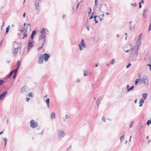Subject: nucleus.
Instances as JSON below:
<instances>
[{
    "label": "nucleus",
    "instance_id": "nucleus-1",
    "mask_svg": "<svg viewBox=\"0 0 151 151\" xmlns=\"http://www.w3.org/2000/svg\"><path fill=\"white\" fill-rule=\"evenodd\" d=\"M57 134L58 139H60L65 136V133L63 130H58Z\"/></svg>",
    "mask_w": 151,
    "mask_h": 151
},
{
    "label": "nucleus",
    "instance_id": "nucleus-2",
    "mask_svg": "<svg viewBox=\"0 0 151 151\" xmlns=\"http://www.w3.org/2000/svg\"><path fill=\"white\" fill-rule=\"evenodd\" d=\"M78 46L79 50L81 51L83 50L84 48L85 47L86 44L83 39H82L80 44L78 45Z\"/></svg>",
    "mask_w": 151,
    "mask_h": 151
},
{
    "label": "nucleus",
    "instance_id": "nucleus-3",
    "mask_svg": "<svg viewBox=\"0 0 151 151\" xmlns=\"http://www.w3.org/2000/svg\"><path fill=\"white\" fill-rule=\"evenodd\" d=\"M30 126L32 128H35L38 126V123L35 122L34 120L30 121Z\"/></svg>",
    "mask_w": 151,
    "mask_h": 151
},
{
    "label": "nucleus",
    "instance_id": "nucleus-4",
    "mask_svg": "<svg viewBox=\"0 0 151 151\" xmlns=\"http://www.w3.org/2000/svg\"><path fill=\"white\" fill-rule=\"evenodd\" d=\"M41 37V36L40 37H39V40L42 42V46H43L45 44V43L46 41V38L45 36H44L42 37Z\"/></svg>",
    "mask_w": 151,
    "mask_h": 151
},
{
    "label": "nucleus",
    "instance_id": "nucleus-5",
    "mask_svg": "<svg viewBox=\"0 0 151 151\" xmlns=\"http://www.w3.org/2000/svg\"><path fill=\"white\" fill-rule=\"evenodd\" d=\"M103 98V96H100L97 99L96 103L98 108L99 107V105L101 104V101L102 100Z\"/></svg>",
    "mask_w": 151,
    "mask_h": 151
},
{
    "label": "nucleus",
    "instance_id": "nucleus-6",
    "mask_svg": "<svg viewBox=\"0 0 151 151\" xmlns=\"http://www.w3.org/2000/svg\"><path fill=\"white\" fill-rule=\"evenodd\" d=\"M46 29L45 28H43L42 29L41 31L40 32V33H41V34L40 35L39 37H40L41 36V37H43L44 36L46 37V34L45 33L46 31Z\"/></svg>",
    "mask_w": 151,
    "mask_h": 151
},
{
    "label": "nucleus",
    "instance_id": "nucleus-7",
    "mask_svg": "<svg viewBox=\"0 0 151 151\" xmlns=\"http://www.w3.org/2000/svg\"><path fill=\"white\" fill-rule=\"evenodd\" d=\"M43 59H44L45 61L46 62L47 61L49 58L50 57V56L47 54L46 53H45L43 55Z\"/></svg>",
    "mask_w": 151,
    "mask_h": 151
},
{
    "label": "nucleus",
    "instance_id": "nucleus-8",
    "mask_svg": "<svg viewBox=\"0 0 151 151\" xmlns=\"http://www.w3.org/2000/svg\"><path fill=\"white\" fill-rule=\"evenodd\" d=\"M8 93L7 91H5L4 92L2 93L0 95V99L2 100L3 99L4 97H5L7 94Z\"/></svg>",
    "mask_w": 151,
    "mask_h": 151
},
{
    "label": "nucleus",
    "instance_id": "nucleus-9",
    "mask_svg": "<svg viewBox=\"0 0 151 151\" xmlns=\"http://www.w3.org/2000/svg\"><path fill=\"white\" fill-rule=\"evenodd\" d=\"M145 78H141L140 79V82L141 83H143L144 84L146 83V81L148 82V79L146 77H145Z\"/></svg>",
    "mask_w": 151,
    "mask_h": 151
},
{
    "label": "nucleus",
    "instance_id": "nucleus-10",
    "mask_svg": "<svg viewBox=\"0 0 151 151\" xmlns=\"http://www.w3.org/2000/svg\"><path fill=\"white\" fill-rule=\"evenodd\" d=\"M138 51H135V53L132 56L133 60H134L136 59L138 55Z\"/></svg>",
    "mask_w": 151,
    "mask_h": 151
},
{
    "label": "nucleus",
    "instance_id": "nucleus-11",
    "mask_svg": "<svg viewBox=\"0 0 151 151\" xmlns=\"http://www.w3.org/2000/svg\"><path fill=\"white\" fill-rule=\"evenodd\" d=\"M33 41H31V40L29 39V43L27 47L30 48L32 47H33Z\"/></svg>",
    "mask_w": 151,
    "mask_h": 151
},
{
    "label": "nucleus",
    "instance_id": "nucleus-12",
    "mask_svg": "<svg viewBox=\"0 0 151 151\" xmlns=\"http://www.w3.org/2000/svg\"><path fill=\"white\" fill-rule=\"evenodd\" d=\"M92 39L93 41L97 42L99 40V37L98 35H95L93 37Z\"/></svg>",
    "mask_w": 151,
    "mask_h": 151
},
{
    "label": "nucleus",
    "instance_id": "nucleus-13",
    "mask_svg": "<svg viewBox=\"0 0 151 151\" xmlns=\"http://www.w3.org/2000/svg\"><path fill=\"white\" fill-rule=\"evenodd\" d=\"M43 55H42V56H40L39 58V60L38 62V63H42L43 62Z\"/></svg>",
    "mask_w": 151,
    "mask_h": 151
},
{
    "label": "nucleus",
    "instance_id": "nucleus-14",
    "mask_svg": "<svg viewBox=\"0 0 151 151\" xmlns=\"http://www.w3.org/2000/svg\"><path fill=\"white\" fill-rule=\"evenodd\" d=\"M36 32L34 30L32 31V33L30 36V38L31 39H33L35 35L36 34Z\"/></svg>",
    "mask_w": 151,
    "mask_h": 151
},
{
    "label": "nucleus",
    "instance_id": "nucleus-15",
    "mask_svg": "<svg viewBox=\"0 0 151 151\" xmlns=\"http://www.w3.org/2000/svg\"><path fill=\"white\" fill-rule=\"evenodd\" d=\"M55 113L53 112H52L51 114V119L52 120L53 119H54L55 118Z\"/></svg>",
    "mask_w": 151,
    "mask_h": 151
},
{
    "label": "nucleus",
    "instance_id": "nucleus-16",
    "mask_svg": "<svg viewBox=\"0 0 151 151\" xmlns=\"http://www.w3.org/2000/svg\"><path fill=\"white\" fill-rule=\"evenodd\" d=\"M18 49V47L14 48L13 49L12 53L14 54V55L16 54L17 53V51Z\"/></svg>",
    "mask_w": 151,
    "mask_h": 151
},
{
    "label": "nucleus",
    "instance_id": "nucleus-17",
    "mask_svg": "<svg viewBox=\"0 0 151 151\" xmlns=\"http://www.w3.org/2000/svg\"><path fill=\"white\" fill-rule=\"evenodd\" d=\"M147 94L146 93H144L142 94V98L141 99H143V100L145 99L147 97Z\"/></svg>",
    "mask_w": 151,
    "mask_h": 151
},
{
    "label": "nucleus",
    "instance_id": "nucleus-18",
    "mask_svg": "<svg viewBox=\"0 0 151 151\" xmlns=\"http://www.w3.org/2000/svg\"><path fill=\"white\" fill-rule=\"evenodd\" d=\"M144 103V100L141 99L139 102V106L141 107L142 106V104Z\"/></svg>",
    "mask_w": 151,
    "mask_h": 151
},
{
    "label": "nucleus",
    "instance_id": "nucleus-19",
    "mask_svg": "<svg viewBox=\"0 0 151 151\" xmlns=\"http://www.w3.org/2000/svg\"><path fill=\"white\" fill-rule=\"evenodd\" d=\"M46 103L47 105V107L48 108L50 107L49 103H50V99L49 98H47L46 100Z\"/></svg>",
    "mask_w": 151,
    "mask_h": 151
},
{
    "label": "nucleus",
    "instance_id": "nucleus-20",
    "mask_svg": "<svg viewBox=\"0 0 151 151\" xmlns=\"http://www.w3.org/2000/svg\"><path fill=\"white\" fill-rule=\"evenodd\" d=\"M147 11V10H144L143 11V14L142 16L144 18H146V12Z\"/></svg>",
    "mask_w": 151,
    "mask_h": 151
},
{
    "label": "nucleus",
    "instance_id": "nucleus-21",
    "mask_svg": "<svg viewBox=\"0 0 151 151\" xmlns=\"http://www.w3.org/2000/svg\"><path fill=\"white\" fill-rule=\"evenodd\" d=\"M27 30H28V29H24V30H25V33L24 34H23V35H24V37H23V39H24V37H27Z\"/></svg>",
    "mask_w": 151,
    "mask_h": 151
},
{
    "label": "nucleus",
    "instance_id": "nucleus-22",
    "mask_svg": "<svg viewBox=\"0 0 151 151\" xmlns=\"http://www.w3.org/2000/svg\"><path fill=\"white\" fill-rule=\"evenodd\" d=\"M26 91L25 87L24 86L22 87L21 89V92L22 93H23L24 92Z\"/></svg>",
    "mask_w": 151,
    "mask_h": 151
},
{
    "label": "nucleus",
    "instance_id": "nucleus-23",
    "mask_svg": "<svg viewBox=\"0 0 151 151\" xmlns=\"http://www.w3.org/2000/svg\"><path fill=\"white\" fill-rule=\"evenodd\" d=\"M141 44V42L140 40H137V41L136 42V45L137 46H139Z\"/></svg>",
    "mask_w": 151,
    "mask_h": 151
},
{
    "label": "nucleus",
    "instance_id": "nucleus-24",
    "mask_svg": "<svg viewBox=\"0 0 151 151\" xmlns=\"http://www.w3.org/2000/svg\"><path fill=\"white\" fill-rule=\"evenodd\" d=\"M10 28V26L9 25L8 26L6 27L5 35L8 33L9 30Z\"/></svg>",
    "mask_w": 151,
    "mask_h": 151
},
{
    "label": "nucleus",
    "instance_id": "nucleus-25",
    "mask_svg": "<svg viewBox=\"0 0 151 151\" xmlns=\"http://www.w3.org/2000/svg\"><path fill=\"white\" fill-rule=\"evenodd\" d=\"M134 88V86H131L129 89H127V91H129L131 90H132Z\"/></svg>",
    "mask_w": 151,
    "mask_h": 151
},
{
    "label": "nucleus",
    "instance_id": "nucleus-26",
    "mask_svg": "<svg viewBox=\"0 0 151 151\" xmlns=\"http://www.w3.org/2000/svg\"><path fill=\"white\" fill-rule=\"evenodd\" d=\"M88 20H87L86 21V24L87 25H86V29H87L89 31V26L88 25Z\"/></svg>",
    "mask_w": 151,
    "mask_h": 151
},
{
    "label": "nucleus",
    "instance_id": "nucleus-27",
    "mask_svg": "<svg viewBox=\"0 0 151 151\" xmlns=\"http://www.w3.org/2000/svg\"><path fill=\"white\" fill-rule=\"evenodd\" d=\"M20 64H21L20 61L19 60H18L17 61V67L19 68L20 65Z\"/></svg>",
    "mask_w": 151,
    "mask_h": 151
},
{
    "label": "nucleus",
    "instance_id": "nucleus-28",
    "mask_svg": "<svg viewBox=\"0 0 151 151\" xmlns=\"http://www.w3.org/2000/svg\"><path fill=\"white\" fill-rule=\"evenodd\" d=\"M140 79V78H139V79H137L135 80V85H137V84L139 82Z\"/></svg>",
    "mask_w": 151,
    "mask_h": 151
},
{
    "label": "nucleus",
    "instance_id": "nucleus-29",
    "mask_svg": "<svg viewBox=\"0 0 151 151\" xmlns=\"http://www.w3.org/2000/svg\"><path fill=\"white\" fill-rule=\"evenodd\" d=\"M96 17H99V16L95 15L94 16V21H95V23H97L98 22V21L96 20Z\"/></svg>",
    "mask_w": 151,
    "mask_h": 151
},
{
    "label": "nucleus",
    "instance_id": "nucleus-30",
    "mask_svg": "<svg viewBox=\"0 0 151 151\" xmlns=\"http://www.w3.org/2000/svg\"><path fill=\"white\" fill-rule=\"evenodd\" d=\"M19 68L17 67V68L16 69L12 70L13 71H14V73H16V74H17V72Z\"/></svg>",
    "mask_w": 151,
    "mask_h": 151
},
{
    "label": "nucleus",
    "instance_id": "nucleus-31",
    "mask_svg": "<svg viewBox=\"0 0 151 151\" xmlns=\"http://www.w3.org/2000/svg\"><path fill=\"white\" fill-rule=\"evenodd\" d=\"M93 15H94V12H93L91 14V16H90V18H89V19H92L93 17H94Z\"/></svg>",
    "mask_w": 151,
    "mask_h": 151
},
{
    "label": "nucleus",
    "instance_id": "nucleus-32",
    "mask_svg": "<svg viewBox=\"0 0 151 151\" xmlns=\"http://www.w3.org/2000/svg\"><path fill=\"white\" fill-rule=\"evenodd\" d=\"M72 9H73V14H75L77 13V10L76 9L74 10V8L73 7Z\"/></svg>",
    "mask_w": 151,
    "mask_h": 151
},
{
    "label": "nucleus",
    "instance_id": "nucleus-33",
    "mask_svg": "<svg viewBox=\"0 0 151 151\" xmlns=\"http://www.w3.org/2000/svg\"><path fill=\"white\" fill-rule=\"evenodd\" d=\"M4 82V81L2 80H0V86L2 85Z\"/></svg>",
    "mask_w": 151,
    "mask_h": 151
},
{
    "label": "nucleus",
    "instance_id": "nucleus-34",
    "mask_svg": "<svg viewBox=\"0 0 151 151\" xmlns=\"http://www.w3.org/2000/svg\"><path fill=\"white\" fill-rule=\"evenodd\" d=\"M131 63H129L126 66V68H129L131 66Z\"/></svg>",
    "mask_w": 151,
    "mask_h": 151
},
{
    "label": "nucleus",
    "instance_id": "nucleus-35",
    "mask_svg": "<svg viewBox=\"0 0 151 151\" xmlns=\"http://www.w3.org/2000/svg\"><path fill=\"white\" fill-rule=\"evenodd\" d=\"M150 124H151V120H148L147 122V124L149 125Z\"/></svg>",
    "mask_w": 151,
    "mask_h": 151
},
{
    "label": "nucleus",
    "instance_id": "nucleus-36",
    "mask_svg": "<svg viewBox=\"0 0 151 151\" xmlns=\"http://www.w3.org/2000/svg\"><path fill=\"white\" fill-rule=\"evenodd\" d=\"M115 63L114 60V59H113L111 61L110 63L111 64H114Z\"/></svg>",
    "mask_w": 151,
    "mask_h": 151
},
{
    "label": "nucleus",
    "instance_id": "nucleus-37",
    "mask_svg": "<svg viewBox=\"0 0 151 151\" xmlns=\"http://www.w3.org/2000/svg\"><path fill=\"white\" fill-rule=\"evenodd\" d=\"M142 33H141L139 36V38H138V40H140V39L141 38V37H142Z\"/></svg>",
    "mask_w": 151,
    "mask_h": 151
},
{
    "label": "nucleus",
    "instance_id": "nucleus-38",
    "mask_svg": "<svg viewBox=\"0 0 151 151\" xmlns=\"http://www.w3.org/2000/svg\"><path fill=\"white\" fill-rule=\"evenodd\" d=\"M133 7H135L136 6H137V4L136 3H135L134 4H132L131 3L130 4Z\"/></svg>",
    "mask_w": 151,
    "mask_h": 151
},
{
    "label": "nucleus",
    "instance_id": "nucleus-39",
    "mask_svg": "<svg viewBox=\"0 0 151 151\" xmlns=\"http://www.w3.org/2000/svg\"><path fill=\"white\" fill-rule=\"evenodd\" d=\"M98 4V1L97 0H95V5L97 7Z\"/></svg>",
    "mask_w": 151,
    "mask_h": 151
},
{
    "label": "nucleus",
    "instance_id": "nucleus-40",
    "mask_svg": "<svg viewBox=\"0 0 151 151\" xmlns=\"http://www.w3.org/2000/svg\"><path fill=\"white\" fill-rule=\"evenodd\" d=\"M102 120L104 122H105L106 121V118H105V117H104V116H103L102 118Z\"/></svg>",
    "mask_w": 151,
    "mask_h": 151
},
{
    "label": "nucleus",
    "instance_id": "nucleus-41",
    "mask_svg": "<svg viewBox=\"0 0 151 151\" xmlns=\"http://www.w3.org/2000/svg\"><path fill=\"white\" fill-rule=\"evenodd\" d=\"M89 12H88V14H89L91 12V9L90 7L88 8Z\"/></svg>",
    "mask_w": 151,
    "mask_h": 151
},
{
    "label": "nucleus",
    "instance_id": "nucleus-42",
    "mask_svg": "<svg viewBox=\"0 0 151 151\" xmlns=\"http://www.w3.org/2000/svg\"><path fill=\"white\" fill-rule=\"evenodd\" d=\"M104 5L105 6V8H104L105 10H108V8L107 6H106V4H105Z\"/></svg>",
    "mask_w": 151,
    "mask_h": 151
},
{
    "label": "nucleus",
    "instance_id": "nucleus-43",
    "mask_svg": "<svg viewBox=\"0 0 151 151\" xmlns=\"http://www.w3.org/2000/svg\"><path fill=\"white\" fill-rule=\"evenodd\" d=\"M42 48V46H41L40 47H39L37 49V50L39 51L40 50H41Z\"/></svg>",
    "mask_w": 151,
    "mask_h": 151
},
{
    "label": "nucleus",
    "instance_id": "nucleus-44",
    "mask_svg": "<svg viewBox=\"0 0 151 151\" xmlns=\"http://www.w3.org/2000/svg\"><path fill=\"white\" fill-rule=\"evenodd\" d=\"M87 71H85L84 70V76H87Z\"/></svg>",
    "mask_w": 151,
    "mask_h": 151
},
{
    "label": "nucleus",
    "instance_id": "nucleus-45",
    "mask_svg": "<svg viewBox=\"0 0 151 151\" xmlns=\"http://www.w3.org/2000/svg\"><path fill=\"white\" fill-rule=\"evenodd\" d=\"M133 123H134V122H133V121H132V122L131 123H130V128H131V127H132V125H133Z\"/></svg>",
    "mask_w": 151,
    "mask_h": 151
},
{
    "label": "nucleus",
    "instance_id": "nucleus-46",
    "mask_svg": "<svg viewBox=\"0 0 151 151\" xmlns=\"http://www.w3.org/2000/svg\"><path fill=\"white\" fill-rule=\"evenodd\" d=\"M148 30L149 31L151 30V22L150 23L149 25Z\"/></svg>",
    "mask_w": 151,
    "mask_h": 151
},
{
    "label": "nucleus",
    "instance_id": "nucleus-47",
    "mask_svg": "<svg viewBox=\"0 0 151 151\" xmlns=\"http://www.w3.org/2000/svg\"><path fill=\"white\" fill-rule=\"evenodd\" d=\"M17 75V74H16V73H14L13 76V78L14 79L15 78L16 76Z\"/></svg>",
    "mask_w": 151,
    "mask_h": 151
},
{
    "label": "nucleus",
    "instance_id": "nucleus-48",
    "mask_svg": "<svg viewBox=\"0 0 151 151\" xmlns=\"http://www.w3.org/2000/svg\"><path fill=\"white\" fill-rule=\"evenodd\" d=\"M139 46H137L136 47V50L137 51H138V50H139Z\"/></svg>",
    "mask_w": 151,
    "mask_h": 151
},
{
    "label": "nucleus",
    "instance_id": "nucleus-49",
    "mask_svg": "<svg viewBox=\"0 0 151 151\" xmlns=\"http://www.w3.org/2000/svg\"><path fill=\"white\" fill-rule=\"evenodd\" d=\"M44 132V130H43L41 132L39 133L38 134H41L42 135L43 134Z\"/></svg>",
    "mask_w": 151,
    "mask_h": 151
},
{
    "label": "nucleus",
    "instance_id": "nucleus-50",
    "mask_svg": "<svg viewBox=\"0 0 151 151\" xmlns=\"http://www.w3.org/2000/svg\"><path fill=\"white\" fill-rule=\"evenodd\" d=\"M71 146H70L66 149V151H68L71 148Z\"/></svg>",
    "mask_w": 151,
    "mask_h": 151
},
{
    "label": "nucleus",
    "instance_id": "nucleus-51",
    "mask_svg": "<svg viewBox=\"0 0 151 151\" xmlns=\"http://www.w3.org/2000/svg\"><path fill=\"white\" fill-rule=\"evenodd\" d=\"M35 7H38L39 6V2L37 4L35 3Z\"/></svg>",
    "mask_w": 151,
    "mask_h": 151
},
{
    "label": "nucleus",
    "instance_id": "nucleus-52",
    "mask_svg": "<svg viewBox=\"0 0 151 151\" xmlns=\"http://www.w3.org/2000/svg\"><path fill=\"white\" fill-rule=\"evenodd\" d=\"M124 135L122 136V137H120V140L121 142L122 141V138H124Z\"/></svg>",
    "mask_w": 151,
    "mask_h": 151
},
{
    "label": "nucleus",
    "instance_id": "nucleus-53",
    "mask_svg": "<svg viewBox=\"0 0 151 151\" xmlns=\"http://www.w3.org/2000/svg\"><path fill=\"white\" fill-rule=\"evenodd\" d=\"M7 139L6 137H4L3 139V140H4L5 142H6Z\"/></svg>",
    "mask_w": 151,
    "mask_h": 151
},
{
    "label": "nucleus",
    "instance_id": "nucleus-54",
    "mask_svg": "<svg viewBox=\"0 0 151 151\" xmlns=\"http://www.w3.org/2000/svg\"><path fill=\"white\" fill-rule=\"evenodd\" d=\"M14 73V71H11L9 73V74L11 76L13 74V73Z\"/></svg>",
    "mask_w": 151,
    "mask_h": 151
},
{
    "label": "nucleus",
    "instance_id": "nucleus-55",
    "mask_svg": "<svg viewBox=\"0 0 151 151\" xmlns=\"http://www.w3.org/2000/svg\"><path fill=\"white\" fill-rule=\"evenodd\" d=\"M104 16V14H102V15H99V16H100L101 17H102V19H103Z\"/></svg>",
    "mask_w": 151,
    "mask_h": 151
},
{
    "label": "nucleus",
    "instance_id": "nucleus-56",
    "mask_svg": "<svg viewBox=\"0 0 151 151\" xmlns=\"http://www.w3.org/2000/svg\"><path fill=\"white\" fill-rule=\"evenodd\" d=\"M99 17L100 21H101V22L102 20L103 19H102V17H101L99 16Z\"/></svg>",
    "mask_w": 151,
    "mask_h": 151
},
{
    "label": "nucleus",
    "instance_id": "nucleus-57",
    "mask_svg": "<svg viewBox=\"0 0 151 151\" xmlns=\"http://www.w3.org/2000/svg\"><path fill=\"white\" fill-rule=\"evenodd\" d=\"M27 52H28L29 51L30 48L27 47Z\"/></svg>",
    "mask_w": 151,
    "mask_h": 151
},
{
    "label": "nucleus",
    "instance_id": "nucleus-58",
    "mask_svg": "<svg viewBox=\"0 0 151 151\" xmlns=\"http://www.w3.org/2000/svg\"><path fill=\"white\" fill-rule=\"evenodd\" d=\"M28 96L29 97H32V93H29L28 94Z\"/></svg>",
    "mask_w": 151,
    "mask_h": 151
},
{
    "label": "nucleus",
    "instance_id": "nucleus-59",
    "mask_svg": "<svg viewBox=\"0 0 151 151\" xmlns=\"http://www.w3.org/2000/svg\"><path fill=\"white\" fill-rule=\"evenodd\" d=\"M79 4H80V3L79 2H78V4L77 5V7H76V9L77 10V9H78V6H79Z\"/></svg>",
    "mask_w": 151,
    "mask_h": 151
},
{
    "label": "nucleus",
    "instance_id": "nucleus-60",
    "mask_svg": "<svg viewBox=\"0 0 151 151\" xmlns=\"http://www.w3.org/2000/svg\"><path fill=\"white\" fill-rule=\"evenodd\" d=\"M70 117V116H68L67 114L66 115L65 119H67L69 118Z\"/></svg>",
    "mask_w": 151,
    "mask_h": 151
},
{
    "label": "nucleus",
    "instance_id": "nucleus-61",
    "mask_svg": "<svg viewBox=\"0 0 151 151\" xmlns=\"http://www.w3.org/2000/svg\"><path fill=\"white\" fill-rule=\"evenodd\" d=\"M30 99L29 98L27 97L26 99V100L27 101H29Z\"/></svg>",
    "mask_w": 151,
    "mask_h": 151
},
{
    "label": "nucleus",
    "instance_id": "nucleus-62",
    "mask_svg": "<svg viewBox=\"0 0 151 151\" xmlns=\"http://www.w3.org/2000/svg\"><path fill=\"white\" fill-rule=\"evenodd\" d=\"M129 28H130V30H132V25H131L130 26H129Z\"/></svg>",
    "mask_w": 151,
    "mask_h": 151
},
{
    "label": "nucleus",
    "instance_id": "nucleus-63",
    "mask_svg": "<svg viewBox=\"0 0 151 151\" xmlns=\"http://www.w3.org/2000/svg\"><path fill=\"white\" fill-rule=\"evenodd\" d=\"M130 51L129 50H127L125 51L126 52H129Z\"/></svg>",
    "mask_w": 151,
    "mask_h": 151
},
{
    "label": "nucleus",
    "instance_id": "nucleus-64",
    "mask_svg": "<svg viewBox=\"0 0 151 151\" xmlns=\"http://www.w3.org/2000/svg\"><path fill=\"white\" fill-rule=\"evenodd\" d=\"M26 13H24L23 14V16L24 17L25 16Z\"/></svg>",
    "mask_w": 151,
    "mask_h": 151
}]
</instances>
